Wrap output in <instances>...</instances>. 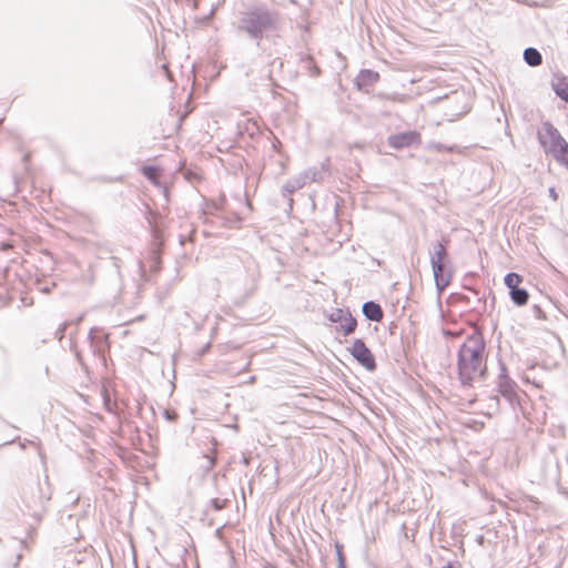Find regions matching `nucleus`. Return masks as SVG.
<instances>
[{
    "instance_id": "nucleus-1",
    "label": "nucleus",
    "mask_w": 568,
    "mask_h": 568,
    "mask_svg": "<svg viewBox=\"0 0 568 568\" xmlns=\"http://www.w3.org/2000/svg\"><path fill=\"white\" fill-rule=\"evenodd\" d=\"M236 29L254 41L257 47L263 40L276 44L284 31V21L280 12L266 6H253L241 12Z\"/></svg>"
},
{
    "instance_id": "nucleus-2",
    "label": "nucleus",
    "mask_w": 568,
    "mask_h": 568,
    "mask_svg": "<svg viewBox=\"0 0 568 568\" xmlns=\"http://www.w3.org/2000/svg\"><path fill=\"white\" fill-rule=\"evenodd\" d=\"M485 341L480 333L467 336L458 351V375L464 385H471L486 374Z\"/></svg>"
},
{
    "instance_id": "nucleus-3",
    "label": "nucleus",
    "mask_w": 568,
    "mask_h": 568,
    "mask_svg": "<svg viewBox=\"0 0 568 568\" xmlns=\"http://www.w3.org/2000/svg\"><path fill=\"white\" fill-rule=\"evenodd\" d=\"M538 140L545 152L550 154L564 138L550 122H544L541 129L538 131Z\"/></svg>"
},
{
    "instance_id": "nucleus-4",
    "label": "nucleus",
    "mask_w": 568,
    "mask_h": 568,
    "mask_svg": "<svg viewBox=\"0 0 568 568\" xmlns=\"http://www.w3.org/2000/svg\"><path fill=\"white\" fill-rule=\"evenodd\" d=\"M351 354L363 367L369 372L376 369L375 357L362 339L358 338L353 342Z\"/></svg>"
},
{
    "instance_id": "nucleus-5",
    "label": "nucleus",
    "mask_w": 568,
    "mask_h": 568,
    "mask_svg": "<svg viewBox=\"0 0 568 568\" xmlns=\"http://www.w3.org/2000/svg\"><path fill=\"white\" fill-rule=\"evenodd\" d=\"M388 145L394 149L408 148L414 144H419L422 141L420 134L416 131H407L393 134L388 138Z\"/></svg>"
},
{
    "instance_id": "nucleus-6",
    "label": "nucleus",
    "mask_w": 568,
    "mask_h": 568,
    "mask_svg": "<svg viewBox=\"0 0 568 568\" xmlns=\"http://www.w3.org/2000/svg\"><path fill=\"white\" fill-rule=\"evenodd\" d=\"M435 284L438 292H443L450 283L452 272L447 267V262L432 264Z\"/></svg>"
},
{
    "instance_id": "nucleus-7",
    "label": "nucleus",
    "mask_w": 568,
    "mask_h": 568,
    "mask_svg": "<svg viewBox=\"0 0 568 568\" xmlns=\"http://www.w3.org/2000/svg\"><path fill=\"white\" fill-rule=\"evenodd\" d=\"M501 371L503 372L499 375L498 390L509 403H513L516 398L517 385L508 377L505 367H503Z\"/></svg>"
},
{
    "instance_id": "nucleus-8",
    "label": "nucleus",
    "mask_w": 568,
    "mask_h": 568,
    "mask_svg": "<svg viewBox=\"0 0 568 568\" xmlns=\"http://www.w3.org/2000/svg\"><path fill=\"white\" fill-rule=\"evenodd\" d=\"M364 316L373 322H381L383 320L384 313L379 304L368 301L363 304L362 307Z\"/></svg>"
},
{
    "instance_id": "nucleus-9",
    "label": "nucleus",
    "mask_w": 568,
    "mask_h": 568,
    "mask_svg": "<svg viewBox=\"0 0 568 568\" xmlns=\"http://www.w3.org/2000/svg\"><path fill=\"white\" fill-rule=\"evenodd\" d=\"M379 79V74L372 70H362L356 78V85L359 90L371 87Z\"/></svg>"
},
{
    "instance_id": "nucleus-10",
    "label": "nucleus",
    "mask_w": 568,
    "mask_h": 568,
    "mask_svg": "<svg viewBox=\"0 0 568 568\" xmlns=\"http://www.w3.org/2000/svg\"><path fill=\"white\" fill-rule=\"evenodd\" d=\"M430 252V264L444 263L448 261V253L445 245L442 242H435L432 244Z\"/></svg>"
},
{
    "instance_id": "nucleus-11",
    "label": "nucleus",
    "mask_w": 568,
    "mask_h": 568,
    "mask_svg": "<svg viewBox=\"0 0 568 568\" xmlns=\"http://www.w3.org/2000/svg\"><path fill=\"white\" fill-rule=\"evenodd\" d=\"M305 185V175L298 174L297 176L288 180L282 187L284 195H291L295 191L302 189Z\"/></svg>"
},
{
    "instance_id": "nucleus-12",
    "label": "nucleus",
    "mask_w": 568,
    "mask_h": 568,
    "mask_svg": "<svg viewBox=\"0 0 568 568\" xmlns=\"http://www.w3.org/2000/svg\"><path fill=\"white\" fill-rule=\"evenodd\" d=\"M559 163L568 168V143L564 139L550 153Z\"/></svg>"
},
{
    "instance_id": "nucleus-13",
    "label": "nucleus",
    "mask_w": 568,
    "mask_h": 568,
    "mask_svg": "<svg viewBox=\"0 0 568 568\" xmlns=\"http://www.w3.org/2000/svg\"><path fill=\"white\" fill-rule=\"evenodd\" d=\"M524 60L530 67L540 65L542 62V57L540 52L535 48H527L524 51Z\"/></svg>"
},
{
    "instance_id": "nucleus-14",
    "label": "nucleus",
    "mask_w": 568,
    "mask_h": 568,
    "mask_svg": "<svg viewBox=\"0 0 568 568\" xmlns=\"http://www.w3.org/2000/svg\"><path fill=\"white\" fill-rule=\"evenodd\" d=\"M555 93L565 102H568V82L564 79H557L551 83Z\"/></svg>"
},
{
    "instance_id": "nucleus-15",
    "label": "nucleus",
    "mask_w": 568,
    "mask_h": 568,
    "mask_svg": "<svg viewBox=\"0 0 568 568\" xmlns=\"http://www.w3.org/2000/svg\"><path fill=\"white\" fill-rule=\"evenodd\" d=\"M511 301L518 305H526L529 298V294L525 288L517 287L509 292Z\"/></svg>"
},
{
    "instance_id": "nucleus-16",
    "label": "nucleus",
    "mask_w": 568,
    "mask_h": 568,
    "mask_svg": "<svg viewBox=\"0 0 568 568\" xmlns=\"http://www.w3.org/2000/svg\"><path fill=\"white\" fill-rule=\"evenodd\" d=\"M339 323H341V328L344 332V335L352 334L355 331L356 325H357L356 320L348 312L344 315V317L342 318V321H339Z\"/></svg>"
},
{
    "instance_id": "nucleus-17",
    "label": "nucleus",
    "mask_w": 568,
    "mask_h": 568,
    "mask_svg": "<svg viewBox=\"0 0 568 568\" xmlns=\"http://www.w3.org/2000/svg\"><path fill=\"white\" fill-rule=\"evenodd\" d=\"M504 282L510 292L511 290H515L518 287V285L523 282V277L517 273H508V274H506Z\"/></svg>"
},
{
    "instance_id": "nucleus-18",
    "label": "nucleus",
    "mask_w": 568,
    "mask_h": 568,
    "mask_svg": "<svg viewBox=\"0 0 568 568\" xmlns=\"http://www.w3.org/2000/svg\"><path fill=\"white\" fill-rule=\"evenodd\" d=\"M142 173L152 183L158 184V175H159V169L158 168L151 166V165L143 166Z\"/></svg>"
},
{
    "instance_id": "nucleus-19",
    "label": "nucleus",
    "mask_w": 568,
    "mask_h": 568,
    "mask_svg": "<svg viewBox=\"0 0 568 568\" xmlns=\"http://www.w3.org/2000/svg\"><path fill=\"white\" fill-rule=\"evenodd\" d=\"M426 149L429 151H437V152H442V151L455 152L457 150V146L456 145L447 146L442 143L430 142L427 144Z\"/></svg>"
},
{
    "instance_id": "nucleus-20",
    "label": "nucleus",
    "mask_w": 568,
    "mask_h": 568,
    "mask_svg": "<svg viewBox=\"0 0 568 568\" xmlns=\"http://www.w3.org/2000/svg\"><path fill=\"white\" fill-rule=\"evenodd\" d=\"M301 175H305V184L308 182H316L320 179L317 171L313 169L302 172Z\"/></svg>"
},
{
    "instance_id": "nucleus-21",
    "label": "nucleus",
    "mask_w": 568,
    "mask_h": 568,
    "mask_svg": "<svg viewBox=\"0 0 568 568\" xmlns=\"http://www.w3.org/2000/svg\"><path fill=\"white\" fill-rule=\"evenodd\" d=\"M346 313H344L343 310H335L331 315H329V320L334 323L336 322H339L342 321V318L344 317Z\"/></svg>"
},
{
    "instance_id": "nucleus-22",
    "label": "nucleus",
    "mask_w": 568,
    "mask_h": 568,
    "mask_svg": "<svg viewBox=\"0 0 568 568\" xmlns=\"http://www.w3.org/2000/svg\"><path fill=\"white\" fill-rule=\"evenodd\" d=\"M205 460H206V464L204 466V468L206 470H210L213 468V466L215 465V457L214 456H211V455H205L204 456Z\"/></svg>"
},
{
    "instance_id": "nucleus-23",
    "label": "nucleus",
    "mask_w": 568,
    "mask_h": 568,
    "mask_svg": "<svg viewBox=\"0 0 568 568\" xmlns=\"http://www.w3.org/2000/svg\"><path fill=\"white\" fill-rule=\"evenodd\" d=\"M67 326H68V323L64 322L63 324L60 325V327L58 328L57 333H55V336L59 341H61L64 336V332L67 329Z\"/></svg>"
},
{
    "instance_id": "nucleus-24",
    "label": "nucleus",
    "mask_w": 568,
    "mask_h": 568,
    "mask_svg": "<svg viewBox=\"0 0 568 568\" xmlns=\"http://www.w3.org/2000/svg\"><path fill=\"white\" fill-rule=\"evenodd\" d=\"M164 416H165V418H166L168 420H171V422H174V420H176V418H178V414H176L175 412H173V410H169V409H166V410L164 412Z\"/></svg>"
},
{
    "instance_id": "nucleus-25",
    "label": "nucleus",
    "mask_w": 568,
    "mask_h": 568,
    "mask_svg": "<svg viewBox=\"0 0 568 568\" xmlns=\"http://www.w3.org/2000/svg\"><path fill=\"white\" fill-rule=\"evenodd\" d=\"M338 568H345V561L341 549L337 547Z\"/></svg>"
},
{
    "instance_id": "nucleus-26",
    "label": "nucleus",
    "mask_w": 568,
    "mask_h": 568,
    "mask_svg": "<svg viewBox=\"0 0 568 568\" xmlns=\"http://www.w3.org/2000/svg\"><path fill=\"white\" fill-rule=\"evenodd\" d=\"M549 195L552 197V200H557V193L554 187L549 189Z\"/></svg>"
},
{
    "instance_id": "nucleus-27",
    "label": "nucleus",
    "mask_w": 568,
    "mask_h": 568,
    "mask_svg": "<svg viewBox=\"0 0 568 568\" xmlns=\"http://www.w3.org/2000/svg\"><path fill=\"white\" fill-rule=\"evenodd\" d=\"M276 62H278L280 67H282V62L278 59H273L272 62H270V65H274Z\"/></svg>"
},
{
    "instance_id": "nucleus-28",
    "label": "nucleus",
    "mask_w": 568,
    "mask_h": 568,
    "mask_svg": "<svg viewBox=\"0 0 568 568\" xmlns=\"http://www.w3.org/2000/svg\"><path fill=\"white\" fill-rule=\"evenodd\" d=\"M318 72H320L318 68H316V67H315V68H314V71H313V75H317V74H318Z\"/></svg>"
},
{
    "instance_id": "nucleus-29",
    "label": "nucleus",
    "mask_w": 568,
    "mask_h": 568,
    "mask_svg": "<svg viewBox=\"0 0 568 568\" xmlns=\"http://www.w3.org/2000/svg\"><path fill=\"white\" fill-rule=\"evenodd\" d=\"M94 333H95V329H93V328H92V329L90 331V334H89L90 338H93V334H94Z\"/></svg>"
},
{
    "instance_id": "nucleus-30",
    "label": "nucleus",
    "mask_w": 568,
    "mask_h": 568,
    "mask_svg": "<svg viewBox=\"0 0 568 568\" xmlns=\"http://www.w3.org/2000/svg\"><path fill=\"white\" fill-rule=\"evenodd\" d=\"M443 568H453V564L448 562L446 566H444Z\"/></svg>"
},
{
    "instance_id": "nucleus-31",
    "label": "nucleus",
    "mask_w": 568,
    "mask_h": 568,
    "mask_svg": "<svg viewBox=\"0 0 568 568\" xmlns=\"http://www.w3.org/2000/svg\"><path fill=\"white\" fill-rule=\"evenodd\" d=\"M267 78H268L270 80L272 79V71H271V70H268V72H267Z\"/></svg>"
}]
</instances>
